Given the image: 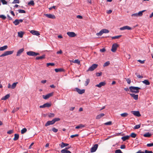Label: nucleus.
Returning a JSON list of instances; mask_svg holds the SVG:
<instances>
[{"mask_svg": "<svg viewBox=\"0 0 153 153\" xmlns=\"http://www.w3.org/2000/svg\"><path fill=\"white\" fill-rule=\"evenodd\" d=\"M129 89L131 92L135 94L138 93L139 92V90L141 89L140 88L134 86H130Z\"/></svg>", "mask_w": 153, "mask_h": 153, "instance_id": "nucleus-1", "label": "nucleus"}, {"mask_svg": "<svg viewBox=\"0 0 153 153\" xmlns=\"http://www.w3.org/2000/svg\"><path fill=\"white\" fill-rule=\"evenodd\" d=\"M109 31L108 30L105 29H102L99 33H97L96 34L98 36H101L103 33H108Z\"/></svg>", "mask_w": 153, "mask_h": 153, "instance_id": "nucleus-2", "label": "nucleus"}, {"mask_svg": "<svg viewBox=\"0 0 153 153\" xmlns=\"http://www.w3.org/2000/svg\"><path fill=\"white\" fill-rule=\"evenodd\" d=\"M146 10H143L142 11H139L138 13H135L132 14L131 15L132 17H138L139 16H141L143 15V13Z\"/></svg>", "mask_w": 153, "mask_h": 153, "instance_id": "nucleus-3", "label": "nucleus"}, {"mask_svg": "<svg viewBox=\"0 0 153 153\" xmlns=\"http://www.w3.org/2000/svg\"><path fill=\"white\" fill-rule=\"evenodd\" d=\"M60 120V119L59 118H56L54 119L52 121H48L45 124H53L56 121Z\"/></svg>", "mask_w": 153, "mask_h": 153, "instance_id": "nucleus-4", "label": "nucleus"}, {"mask_svg": "<svg viewBox=\"0 0 153 153\" xmlns=\"http://www.w3.org/2000/svg\"><path fill=\"white\" fill-rule=\"evenodd\" d=\"M13 52V51H7L4 52L0 56V57H4L9 55L12 54Z\"/></svg>", "mask_w": 153, "mask_h": 153, "instance_id": "nucleus-5", "label": "nucleus"}, {"mask_svg": "<svg viewBox=\"0 0 153 153\" xmlns=\"http://www.w3.org/2000/svg\"><path fill=\"white\" fill-rule=\"evenodd\" d=\"M119 46V45L116 43H114L113 44L111 49V51L113 52H115L116 51L117 48Z\"/></svg>", "mask_w": 153, "mask_h": 153, "instance_id": "nucleus-6", "label": "nucleus"}, {"mask_svg": "<svg viewBox=\"0 0 153 153\" xmlns=\"http://www.w3.org/2000/svg\"><path fill=\"white\" fill-rule=\"evenodd\" d=\"M27 55L30 56H35L39 55V53H36L32 51H28L27 52Z\"/></svg>", "mask_w": 153, "mask_h": 153, "instance_id": "nucleus-7", "label": "nucleus"}, {"mask_svg": "<svg viewBox=\"0 0 153 153\" xmlns=\"http://www.w3.org/2000/svg\"><path fill=\"white\" fill-rule=\"evenodd\" d=\"M98 66V65L97 64H94L90 67L88 69L87 71H92L96 69Z\"/></svg>", "mask_w": 153, "mask_h": 153, "instance_id": "nucleus-8", "label": "nucleus"}, {"mask_svg": "<svg viewBox=\"0 0 153 153\" xmlns=\"http://www.w3.org/2000/svg\"><path fill=\"white\" fill-rule=\"evenodd\" d=\"M98 144H94L93 146L91 149L90 152H94L96 151L98 148Z\"/></svg>", "mask_w": 153, "mask_h": 153, "instance_id": "nucleus-9", "label": "nucleus"}, {"mask_svg": "<svg viewBox=\"0 0 153 153\" xmlns=\"http://www.w3.org/2000/svg\"><path fill=\"white\" fill-rule=\"evenodd\" d=\"M74 91H76L79 94H82L85 92V90L84 89H82L81 90L79 88H76L74 90Z\"/></svg>", "mask_w": 153, "mask_h": 153, "instance_id": "nucleus-10", "label": "nucleus"}, {"mask_svg": "<svg viewBox=\"0 0 153 153\" xmlns=\"http://www.w3.org/2000/svg\"><path fill=\"white\" fill-rule=\"evenodd\" d=\"M51 105V103L47 102L43 104V105H40L39 106V108H44L45 107H49Z\"/></svg>", "mask_w": 153, "mask_h": 153, "instance_id": "nucleus-11", "label": "nucleus"}, {"mask_svg": "<svg viewBox=\"0 0 153 153\" xmlns=\"http://www.w3.org/2000/svg\"><path fill=\"white\" fill-rule=\"evenodd\" d=\"M53 93H51L48 94L46 95H42L43 98L45 100H46L53 96Z\"/></svg>", "mask_w": 153, "mask_h": 153, "instance_id": "nucleus-12", "label": "nucleus"}, {"mask_svg": "<svg viewBox=\"0 0 153 153\" xmlns=\"http://www.w3.org/2000/svg\"><path fill=\"white\" fill-rule=\"evenodd\" d=\"M131 113L134 115L138 117H139L141 116L140 112L138 111H131Z\"/></svg>", "mask_w": 153, "mask_h": 153, "instance_id": "nucleus-13", "label": "nucleus"}, {"mask_svg": "<svg viewBox=\"0 0 153 153\" xmlns=\"http://www.w3.org/2000/svg\"><path fill=\"white\" fill-rule=\"evenodd\" d=\"M45 15L46 17L50 19H55L56 18L55 16L53 14H45Z\"/></svg>", "mask_w": 153, "mask_h": 153, "instance_id": "nucleus-14", "label": "nucleus"}, {"mask_svg": "<svg viewBox=\"0 0 153 153\" xmlns=\"http://www.w3.org/2000/svg\"><path fill=\"white\" fill-rule=\"evenodd\" d=\"M132 29L131 27L128 26H123L122 27H121L120 28V30H131Z\"/></svg>", "mask_w": 153, "mask_h": 153, "instance_id": "nucleus-15", "label": "nucleus"}, {"mask_svg": "<svg viewBox=\"0 0 153 153\" xmlns=\"http://www.w3.org/2000/svg\"><path fill=\"white\" fill-rule=\"evenodd\" d=\"M30 33L33 35L39 36L40 33L38 31L34 30H31L30 31Z\"/></svg>", "mask_w": 153, "mask_h": 153, "instance_id": "nucleus-16", "label": "nucleus"}, {"mask_svg": "<svg viewBox=\"0 0 153 153\" xmlns=\"http://www.w3.org/2000/svg\"><path fill=\"white\" fill-rule=\"evenodd\" d=\"M67 34L70 37H74L76 36V34L74 32H68L67 33Z\"/></svg>", "mask_w": 153, "mask_h": 153, "instance_id": "nucleus-17", "label": "nucleus"}, {"mask_svg": "<svg viewBox=\"0 0 153 153\" xmlns=\"http://www.w3.org/2000/svg\"><path fill=\"white\" fill-rule=\"evenodd\" d=\"M106 82H101L99 84L97 85L96 86L100 88L102 86H104Z\"/></svg>", "mask_w": 153, "mask_h": 153, "instance_id": "nucleus-18", "label": "nucleus"}, {"mask_svg": "<svg viewBox=\"0 0 153 153\" xmlns=\"http://www.w3.org/2000/svg\"><path fill=\"white\" fill-rule=\"evenodd\" d=\"M24 51V49L23 48H22V49H21L18 50V52L16 54V56H19Z\"/></svg>", "mask_w": 153, "mask_h": 153, "instance_id": "nucleus-19", "label": "nucleus"}, {"mask_svg": "<svg viewBox=\"0 0 153 153\" xmlns=\"http://www.w3.org/2000/svg\"><path fill=\"white\" fill-rule=\"evenodd\" d=\"M130 95L135 100H137L138 99V95H136L133 94H130Z\"/></svg>", "mask_w": 153, "mask_h": 153, "instance_id": "nucleus-20", "label": "nucleus"}, {"mask_svg": "<svg viewBox=\"0 0 153 153\" xmlns=\"http://www.w3.org/2000/svg\"><path fill=\"white\" fill-rule=\"evenodd\" d=\"M24 33L23 32L20 31L18 33V36L20 38H22Z\"/></svg>", "mask_w": 153, "mask_h": 153, "instance_id": "nucleus-21", "label": "nucleus"}, {"mask_svg": "<svg viewBox=\"0 0 153 153\" xmlns=\"http://www.w3.org/2000/svg\"><path fill=\"white\" fill-rule=\"evenodd\" d=\"M130 137V136H126L124 137H122L121 138L123 140V141H126L127 140H128Z\"/></svg>", "mask_w": 153, "mask_h": 153, "instance_id": "nucleus-22", "label": "nucleus"}, {"mask_svg": "<svg viewBox=\"0 0 153 153\" xmlns=\"http://www.w3.org/2000/svg\"><path fill=\"white\" fill-rule=\"evenodd\" d=\"M45 58V55H43L42 56H37L36 58V60L42 59Z\"/></svg>", "mask_w": 153, "mask_h": 153, "instance_id": "nucleus-23", "label": "nucleus"}, {"mask_svg": "<svg viewBox=\"0 0 153 153\" xmlns=\"http://www.w3.org/2000/svg\"><path fill=\"white\" fill-rule=\"evenodd\" d=\"M142 82L145 84L146 85H149L150 84V83L148 80L145 79L142 81Z\"/></svg>", "mask_w": 153, "mask_h": 153, "instance_id": "nucleus-24", "label": "nucleus"}, {"mask_svg": "<svg viewBox=\"0 0 153 153\" xmlns=\"http://www.w3.org/2000/svg\"><path fill=\"white\" fill-rule=\"evenodd\" d=\"M19 134H14V137L13 138V140L14 141L17 140L19 139Z\"/></svg>", "mask_w": 153, "mask_h": 153, "instance_id": "nucleus-25", "label": "nucleus"}, {"mask_svg": "<svg viewBox=\"0 0 153 153\" xmlns=\"http://www.w3.org/2000/svg\"><path fill=\"white\" fill-rule=\"evenodd\" d=\"M105 115L103 113H101L100 114L97 115L96 117V119H100L101 117H103Z\"/></svg>", "mask_w": 153, "mask_h": 153, "instance_id": "nucleus-26", "label": "nucleus"}, {"mask_svg": "<svg viewBox=\"0 0 153 153\" xmlns=\"http://www.w3.org/2000/svg\"><path fill=\"white\" fill-rule=\"evenodd\" d=\"M69 145L68 144L64 143L63 142H62L60 146L61 148H63L65 146H66Z\"/></svg>", "mask_w": 153, "mask_h": 153, "instance_id": "nucleus-27", "label": "nucleus"}, {"mask_svg": "<svg viewBox=\"0 0 153 153\" xmlns=\"http://www.w3.org/2000/svg\"><path fill=\"white\" fill-rule=\"evenodd\" d=\"M10 95L7 94L1 98L2 100H5L10 97Z\"/></svg>", "mask_w": 153, "mask_h": 153, "instance_id": "nucleus-28", "label": "nucleus"}, {"mask_svg": "<svg viewBox=\"0 0 153 153\" xmlns=\"http://www.w3.org/2000/svg\"><path fill=\"white\" fill-rule=\"evenodd\" d=\"M7 45H4L3 47H1L0 48V51H3L6 49L7 48Z\"/></svg>", "mask_w": 153, "mask_h": 153, "instance_id": "nucleus-29", "label": "nucleus"}, {"mask_svg": "<svg viewBox=\"0 0 153 153\" xmlns=\"http://www.w3.org/2000/svg\"><path fill=\"white\" fill-rule=\"evenodd\" d=\"M61 152V153H71V152L68 150H66L65 149L62 150Z\"/></svg>", "mask_w": 153, "mask_h": 153, "instance_id": "nucleus-30", "label": "nucleus"}, {"mask_svg": "<svg viewBox=\"0 0 153 153\" xmlns=\"http://www.w3.org/2000/svg\"><path fill=\"white\" fill-rule=\"evenodd\" d=\"M18 83V82H14L11 86V88L14 89L16 87L17 84Z\"/></svg>", "mask_w": 153, "mask_h": 153, "instance_id": "nucleus-31", "label": "nucleus"}, {"mask_svg": "<svg viewBox=\"0 0 153 153\" xmlns=\"http://www.w3.org/2000/svg\"><path fill=\"white\" fill-rule=\"evenodd\" d=\"M151 136V134L148 132L144 134L143 136L146 137H149Z\"/></svg>", "mask_w": 153, "mask_h": 153, "instance_id": "nucleus-32", "label": "nucleus"}, {"mask_svg": "<svg viewBox=\"0 0 153 153\" xmlns=\"http://www.w3.org/2000/svg\"><path fill=\"white\" fill-rule=\"evenodd\" d=\"M13 23L16 25H18L19 24L18 19H16L14 22H13Z\"/></svg>", "mask_w": 153, "mask_h": 153, "instance_id": "nucleus-33", "label": "nucleus"}, {"mask_svg": "<svg viewBox=\"0 0 153 153\" xmlns=\"http://www.w3.org/2000/svg\"><path fill=\"white\" fill-rule=\"evenodd\" d=\"M28 5L33 6L34 5V3L33 0H31L28 3Z\"/></svg>", "mask_w": 153, "mask_h": 153, "instance_id": "nucleus-34", "label": "nucleus"}, {"mask_svg": "<svg viewBox=\"0 0 153 153\" xmlns=\"http://www.w3.org/2000/svg\"><path fill=\"white\" fill-rule=\"evenodd\" d=\"M121 116L123 117H126L128 115V114L127 113H124L120 114Z\"/></svg>", "mask_w": 153, "mask_h": 153, "instance_id": "nucleus-35", "label": "nucleus"}, {"mask_svg": "<svg viewBox=\"0 0 153 153\" xmlns=\"http://www.w3.org/2000/svg\"><path fill=\"white\" fill-rule=\"evenodd\" d=\"M122 35H120L119 36H113L111 37L112 39H119V38L121 37Z\"/></svg>", "mask_w": 153, "mask_h": 153, "instance_id": "nucleus-36", "label": "nucleus"}, {"mask_svg": "<svg viewBox=\"0 0 153 153\" xmlns=\"http://www.w3.org/2000/svg\"><path fill=\"white\" fill-rule=\"evenodd\" d=\"M27 131V129L26 128H24L21 130V133L22 134H24Z\"/></svg>", "mask_w": 153, "mask_h": 153, "instance_id": "nucleus-37", "label": "nucleus"}, {"mask_svg": "<svg viewBox=\"0 0 153 153\" xmlns=\"http://www.w3.org/2000/svg\"><path fill=\"white\" fill-rule=\"evenodd\" d=\"M48 117H54L55 115L53 113H49L48 114Z\"/></svg>", "mask_w": 153, "mask_h": 153, "instance_id": "nucleus-38", "label": "nucleus"}, {"mask_svg": "<svg viewBox=\"0 0 153 153\" xmlns=\"http://www.w3.org/2000/svg\"><path fill=\"white\" fill-rule=\"evenodd\" d=\"M85 127V126L84 125H79L78 126H76L75 127V128L76 129H79L80 128H82L83 127Z\"/></svg>", "mask_w": 153, "mask_h": 153, "instance_id": "nucleus-39", "label": "nucleus"}, {"mask_svg": "<svg viewBox=\"0 0 153 153\" xmlns=\"http://www.w3.org/2000/svg\"><path fill=\"white\" fill-rule=\"evenodd\" d=\"M137 134H136L134 133H132L129 136L133 138H135Z\"/></svg>", "mask_w": 153, "mask_h": 153, "instance_id": "nucleus-40", "label": "nucleus"}, {"mask_svg": "<svg viewBox=\"0 0 153 153\" xmlns=\"http://www.w3.org/2000/svg\"><path fill=\"white\" fill-rule=\"evenodd\" d=\"M110 64V63L108 61H107L104 64L103 66L104 67L107 66L109 65Z\"/></svg>", "mask_w": 153, "mask_h": 153, "instance_id": "nucleus-41", "label": "nucleus"}, {"mask_svg": "<svg viewBox=\"0 0 153 153\" xmlns=\"http://www.w3.org/2000/svg\"><path fill=\"white\" fill-rule=\"evenodd\" d=\"M63 69L62 68H56L55 69L56 72H58L62 71Z\"/></svg>", "mask_w": 153, "mask_h": 153, "instance_id": "nucleus-42", "label": "nucleus"}, {"mask_svg": "<svg viewBox=\"0 0 153 153\" xmlns=\"http://www.w3.org/2000/svg\"><path fill=\"white\" fill-rule=\"evenodd\" d=\"M90 82V79H86V81L85 82V86H87L89 84Z\"/></svg>", "mask_w": 153, "mask_h": 153, "instance_id": "nucleus-43", "label": "nucleus"}, {"mask_svg": "<svg viewBox=\"0 0 153 153\" xmlns=\"http://www.w3.org/2000/svg\"><path fill=\"white\" fill-rule=\"evenodd\" d=\"M72 62L78 64H79L80 62L79 60L78 59H75L74 61L73 60Z\"/></svg>", "mask_w": 153, "mask_h": 153, "instance_id": "nucleus-44", "label": "nucleus"}, {"mask_svg": "<svg viewBox=\"0 0 153 153\" xmlns=\"http://www.w3.org/2000/svg\"><path fill=\"white\" fill-rule=\"evenodd\" d=\"M18 11L20 13H26L25 11L23 10H18Z\"/></svg>", "mask_w": 153, "mask_h": 153, "instance_id": "nucleus-45", "label": "nucleus"}, {"mask_svg": "<svg viewBox=\"0 0 153 153\" xmlns=\"http://www.w3.org/2000/svg\"><path fill=\"white\" fill-rule=\"evenodd\" d=\"M10 3L12 4H16V3H19V0H14L13 1L12 3L10 2Z\"/></svg>", "mask_w": 153, "mask_h": 153, "instance_id": "nucleus-46", "label": "nucleus"}, {"mask_svg": "<svg viewBox=\"0 0 153 153\" xmlns=\"http://www.w3.org/2000/svg\"><path fill=\"white\" fill-rule=\"evenodd\" d=\"M52 130L54 132L56 133L58 131V130L56 128L54 127H53L52 128Z\"/></svg>", "mask_w": 153, "mask_h": 153, "instance_id": "nucleus-47", "label": "nucleus"}, {"mask_svg": "<svg viewBox=\"0 0 153 153\" xmlns=\"http://www.w3.org/2000/svg\"><path fill=\"white\" fill-rule=\"evenodd\" d=\"M0 18H2L4 20H5L6 18V17L4 15H0Z\"/></svg>", "mask_w": 153, "mask_h": 153, "instance_id": "nucleus-48", "label": "nucleus"}, {"mask_svg": "<svg viewBox=\"0 0 153 153\" xmlns=\"http://www.w3.org/2000/svg\"><path fill=\"white\" fill-rule=\"evenodd\" d=\"M13 130H11L8 131H7V133L9 134H11L13 133Z\"/></svg>", "mask_w": 153, "mask_h": 153, "instance_id": "nucleus-49", "label": "nucleus"}, {"mask_svg": "<svg viewBox=\"0 0 153 153\" xmlns=\"http://www.w3.org/2000/svg\"><path fill=\"white\" fill-rule=\"evenodd\" d=\"M55 64L53 63H47V66H48L50 65L51 66H54V65Z\"/></svg>", "mask_w": 153, "mask_h": 153, "instance_id": "nucleus-50", "label": "nucleus"}, {"mask_svg": "<svg viewBox=\"0 0 153 153\" xmlns=\"http://www.w3.org/2000/svg\"><path fill=\"white\" fill-rule=\"evenodd\" d=\"M140 127V125H136V126L133 128L134 129L139 128Z\"/></svg>", "mask_w": 153, "mask_h": 153, "instance_id": "nucleus-51", "label": "nucleus"}, {"mask_svg": "<svg viewBox=\"0 0 153 153\" xmlns=\"http://www.w3.org/2000/svg\"><path fill=\"white\" fill-rule=\"evenodd\" d=\"M115 153H123L120 149H117L115 150Z\"/></svg>", "mask_w": 153, "mask_h": 153, "instance_id": "nucleus-52", "label": "nucleus"}, {"mask_svg": "<svg viewBox=\"0 0 153 153\" xmlns=\"http://www.w3.org/2000/svg\"><path fill=\"white\" fill-rule=\"evenodd\" d=\"M1 2L3 4H7V2L5 0H1Z\"/></svg>", "mask_w": 153, "mask_h": 153, "instance_id": "nucleus-53", "label": "nucleus"}, {"mask_svg": "<svg viewBox=\"0 0 153 153\" xmlns=\"http://www.w3.org/2000/svg\"><path fill=\"white\" fill-rule=\"evenodd\" d=\"M144 153H153V152L151 151H148L147 150H145V152H144Z\"/></svg>", "mask_w": 153, "mask_h": 153, "instance_id": "nucleus-54", "label": "nucleus"}, {"mask_svg": "<svg viewBox=\"0 0 153 153\" xmlns=\"http://www.w3.org/2000/svg\"><path fill=\"white\" fill-rule=\"evenodd\" d=\"M128 83L130 84L131 82V80L129 78H125Z\"/></svg>", "mask_w": 153, "mask_h": 153, "instance_id": "nucleus-55", "label": "nucleus"}, {"mask_svg": "<svg viewBox=\"0 0 153 153\" xmlns=\"http://www.w3.org/2000/svg\"><path fill=\"white\" fill-rule=\"evenodd\" d=\"M78 136H79V134H74V135H71V136L70 137H71L73 138L75 137H78Z\"/></svg>", "mask_w": 153, "mask_h": 153, "instance_id": "nucleus-56", "label": "nucleus"}, {"mask_svg": "<svg viewBox=\"0 0 153 153\" xmlns=\"http://www.w3.org/2000/svg\"><path fill=\"white\" fill-rule=\"evenodd\" d=\"M147 146L148 147H151L153 146V143H148L147 144Z\"/></svg>", "mask_w": 153, "mask_h": 153, "instance_id": "nucleus-57", "label": "nucleus"}, {"mask_svg": "<svg viewBox=\"0 0 153 153\" xmlns=\"http://www.w3.org/2000/svg\"><path fill=\"white\" fill-rule=\"evenodd\" d=\"M100 51L101 52H104L106 51V49L105 48H103L102 49H100Z\"/></svg>", "mask_w": 153, "mask_h": 153, "instance_id": "nucleus-58", "label": "nucleus"}, {"mask_svg": "<svg viewBox=\"0 0 153 153\" xmlns=\"http://www.w3.org/2000/svg\"><path fill=\"white\" fill-rule=\"evenodd\" d=\"M102 74V73L100 72V73H96V76H100Z\"/></svg>", "mask_w": 153, "mask_h": 153, "instance_id": "nucleus-59", "label": "nucleus"}, {"mask_svg": "<svg viewBox=\"0 0 153 153\" xmlns=\"http://www.w3.org/2000/svg\"><path fill=\"white\" fill-rule=\"evenodd\" d=\"M137 61L138 62H140V63H141V64H143L145 62L144 60H138Z\"/></svg>", "mask_w": 153, "mask_h": 153, "instance_id": "nucleus-60", "label": "nucleus"}, {"mask_svg": "<svg viewBox=\"0 0 153 153\" xmlns=\"http://www.w3.org/2000/svg\"><path fill=\"white\" fill-rule=\"evenodd\" d=\"M62 50H60V51H57V52H56V53L57 54H62Z\"/></svg>", "mask_w": 153, "mask_h": 153, "instance_id": "nucleus-61", "label": "nucleus"}, {"mask_svg": "<svg viewBox=\"0 0 153 153\" xmlns=\"http://www.w3.org/2000/svg\"><path fill=\"white\" fill-rule=\"evenodd\" d=\"M76 18L78 19H82V17L80 15H77L76 16Z\"/></svg>", "mask_w": 153, "mask_h": 153, "instance_id": "nucleus-62", "label": "nucleus"}, {"mask_svg": "<svg viewBox=\"0 0 153 153\" xmlns=\"http://www.w3.org/2000/svg\"><path fill=\"white\" fill-rule=\"evenodd\" d=\"M126 148V146L125 145H121L120 146V148L121 149H124Z\"/></svg>", "mask_w": 153, "mask_h": 153, "instance_id": "nucleus-63", "label": "nucleus"}, {"mask_svg": "<svg viewBox=\"0 0 153 153\" xmlns=\"http://www.w3.org/2000/svg\"><path fill=\"white\" fill-rule=\"evenodd\" d=\"M136 153H144V152L142 151L141 150H139Z\"/></svg>", "mask_w": 153, "mask_h": 153, "instance_id": "nucleus-64", "label": "nucleus"}]
</instances>
